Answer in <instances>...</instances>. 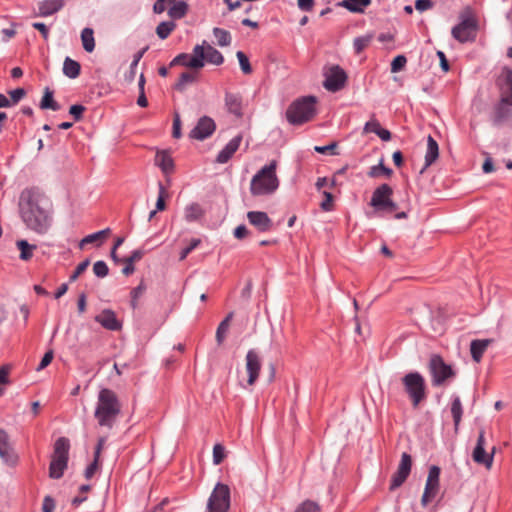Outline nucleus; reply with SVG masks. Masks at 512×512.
<instances>
[{
    "label": "nucleus",
    "mask_w": 512,
    "mask_h": 512,
    "mask_svg": "<svg viewBox=\"0 0 512 512\" xmlns=\"http://www.w3.org/2000/svg\"><path fill=\"white\" fill-rule=\"evenodd\" d=\"M213 35L217 39V43L221 47H226L231 44V34L225 29L215 27L213 29Z\"/></svg>",
    "instance_id": "nucleus-42"
},
{
    "label": "nucleus",
    "mask_w": 512,
    "mask_h": 512,
    "mask_svg": "<svg viewBox=\"0 0 512 512\" xmlns=\"http://www.w3.org/2000/svg\"><path fill=\"white\" fill-rule=\"evenodd\" d=\"M81 41L86 52L91 53L95 49L94 31L90 27H86L81 31Z\"/></svg>",
    "instance_id": "nucleus-32"
},
{
    "label": "nucleus",
    "mask_w": 512,
    "mask_h": 512,
    "mask_svg": "<svg viewBox=\"0 0 512 512\" xmlns=\"http://www.w3.org/2000/svg\"><path fill=\"white\" fill-rule=\"evenodd\" d=\"M429 371L434 386L442 385L447 379L453 378L455 372L452 367L446 364L439 355H433L429 361Z\"/></svg>",
    "instance_id": "nucleus-10"
},
{
    "label": "nucleus",
    "mask_w": 512,
    "mask_h": 512,
    "mask_svg": "<svg viewBox=\"0 0 512 512\" xmlns=\"http://www.w3.org/2000/svg\"><path fill=\"white\" fill-rule=\"evenodd\" d=\"M17 248L20 250V259L28 261L33 256V251L37 248L36 245L29 244L26 240H18L16 242Z\"/></svg>",
    "instance_id": "nucleus-37"
},
{
    "label": "nucleus",
    "mask_w": 512,
    "mask_h": 512,
    "mask_svg": "<svg viewBox=\"0 0 512 512\" xmlns=\"http://www.w3.org/2000/svg\"><path fill=\"white\" fill-rule=\"evenodd\" d=\"M501 99L503 103L512 106V70L503 69L500 78Z\"/></svg>",
    "instance_id": "nucleus-23"
},
{
    "label": "nucleus",
    "mask_w": 512,
    "mask_h": 512,
    "mask_svg": "<svg viewBox=\"0 0 512 512\" xmlns=\"http://www.w3.org/2000/svg\"><path fill=\"white\" fill-rule=\"evenodd\" d=\"M11 96V105L18 103L25 95V90L23 88H17L9 92Z\"/></svg>",
    "instance_id": "nucleus-60"
},
{
    "label": "nucleus",
    "mask_w": 512,
    "mask_h": 512,
    "mask_svg": "<svg viewBox=\"0 0 512 512\" xmlns=\"http://www.w3.org/2000/svg\"><path fill=\"white\" fill-rule=\"evenodd\" d=\"M176 23L174 21H163L156 27L157 36L164 40L175 30Z\"/></svg>",
    "instance_id": "nucleus-40"
},
{
    "label": "nucleus",
    "mask_w": 512,
    "mask_h": 512,
    "mask_svg": "<svg viewBox=\"0 0 512 512\" xmlns=\"http://www.w3.org/2000/svg\"><path fill=\"white\" fill-rule=\"evenodd\" d=\"M70 443L65 437H60L55 441L54 451L49 466V476L53 479H59L63 476L68 464Z\"/></svg>",
    "instance_id": "nucleus-7"
},
{
    "label": "nucleus",
    "mask_w": 512,
    "mask_h": 512,
    "mask_svg": "<svg viewBox=\"0 0 512 512\" xmlns=\"http://www.w3.org/2000/svg\"><path fill=\"white\" fill-rule=\"evenodd\" d=\"M121 412V404L116 393L102 388L97 396L94 417L100 427L112 429Z\"/></svg>",
    "instance_id": "nucleus-2"
},
{
    "label": "nucleus",
    "mask_w": 512,
    "mask_h": 512,
    "mask_svg": "<svg viewBox=\"0 0 512 512\" xmlns=\"http://www.w3.org/2000/svg\"><path fill=\"white\" fill-rule=\"evenodd\" d=\"M93 272H94L95 276H97L99 278H104L108 275L109 268L104 261L100 260V261H97L94 263Z\"/></svg>",
    "instance_id": "nucleus-49"
},
{
    "label": "nucleus",
    "mask_w": 512,
    "mask_h": 512,
    "mask_svg": "<svg viewBox=\"0 0 512 512\" xmlns=\"http://www.w3.org/2000/svg\"><path fill=\"white\" fill-rule=\"evenodd\" d=\"M202 209L199 204L192 203L185 208L184 217L186 221L192 222L198 220L202 216Z\"/></svg>",
    "instance_id": "nucleus-41"
},
{
    "label": "nucleus",
    "mask_w": 512,
    "mask_h": 512,
    "mask_svg": "<svg viewBox=\"0 0 512 512\" xmlns=\"http://www.w3.org/2000/svg\"><path fill=\"white\" fill-rule=\"evenodd\" d=\"M53 360V351L50 350V351H47L43 358L41 359L38 367H37V370L40 371L44 368H46Z\"/></svg>",
    "instance_id": "nucleus-61"
},
{
    "label": "nucleus",
    "mask_w": 512,
    "mask_h": 512,
    "mask_svg": "<svg viewBox=\"0 0 512 512\" xmlns=\"http://www.w3.org/2000/svg\"><path fill=\"white\" fill-rule=\"evenodd\" d=\"M148 50V47H144L143 49L139 50L137 53L134 54L133 56V61L132 63L130 64V69L129 71L125 74V79L128 81V82H133L134 79H135V76H136V69H137V66L140 62V60L142 59V57L144 56V54L146 53V51Z\"/></svg>",
    "instance_id": "nucleus-35"
},
{
    "label": "nucleus",
    "mask_w": 512,
    "mask_h": 512,
    "mask_svg": "<svg viewBox=\"0 0 512 512\" xmlns=\"http://www.w3.org/2000/svg\"><path fill=\"white\" fill-rule=\"evenodd\" d=\"M440 472V468L436 465L431 466L429 469L424 493L421 498L423 507H426L438 493Z\"/></svg>",
    "instance_id": "nucleus-12"
},
{
    "label": "nucleus",
    "mask_w": 512,
    "mask_h": 512,
    "mask_svg": "<svg viewBox=\"0 0 512 512\" xmlns=\"http://www.w3.org/2000/svg\"><path fill=\"white\" fill-rule=\"evenodd\" d=\"M63 6L64 0H44L39 5V14L47 17L61 10Z\"/></svg>",
    "instance_id": "nucleus-26"
},
{
    "label": "nucleus",
    "mask_w": 512,
    "mask_h": 512,
    "mask_svg": "<svg viewBox=\"0 0 512 512\" xmlns=\"http://www.w3.org/2000/svg\"><path fill=\"white\" fill-rule=\"evenodd\" d=\"M392 173H393L392 169L386 167L383 163V159H381L377 165H373L370 167L367 174L371 178H378L382 175L389 178V177H391Z\"/></svg>",
    "instance_id": "nucleus-38"
},
{
    "label": "nucleus",
    "mask_w": 512,
    "mask_h": 512,
    "mask_svg": "<svg viewBox=\"0 0 512 512\" xmlns=\"http://www.w3.org/2000/svg\"><path fill=\"white\" fill-rule=\"evenodd\" d=\"M109 233H110V229L106 228L104 230H101V231H98V232H95V233L87 235L86 237H84L81 240L80 248H82L85 244H90V243L96 242L97 240H99V239L105 237L106 235H108Z\"/></svg>",
    "instance_id": "nucleus-43"
},
{
    "label": "nucleus",
    "mask_w": 512,
    "mask_h": 512,
    "mask_svg": "<svg viewBox=\"0 0 512 512\" xmlns=\"http://www.w3.org/2000/svg\"><path fill=\"white\" fill-rule=\"evenodd\" d=\"M98 462L99 458L94 457L93 462L85 469L84 475L86 479H90L94 476L96 470L98 469Z\"/></svg>",
    "instance_id": "nucleus-63"
},
{
    "label": "nucleus",
    "mask_w": 512,
    "mask_h": 512,
    "mask_svg": "<svg viewBox=\"0 0 512 512\" xmlns=\"http://www.w3.org/2000/svg\"><path fill=\"white\" fill-rule=\"evenodd\" d=\"M324 200L321 202L320 207L324 211H331L333 208V196L328 191H323Z\"/></svg>",
    "instance_id": "nucleus-58"
},
{
    "label": "nucleus",
    "mask_w": 512,
    "mask_h": 512,
    "mask_svg": "<svg viewBox=\"0 0 512 512\" xmlns=\"http://www.w3.org/2000/svg\"><path fill=\"white\" fill-rule=\"evenodd\" d=\"M451 414L453 417L455 428L457 429L463 414L462 403L459 396H453L452 398Z\"/></svg>",
    "instance_id": "nucleus-39"
},
{
    "label": "nucleus",
    "mask_w": 512,
    "mask_h": 512,
    "mask_svg": "<svg viewBox=\"0 0 512 512\" xmlns=\"http://www.w3.org/2000/svg\"><path fill=\"white\" fill-rule=\"evenodd\" d=\"M172 134H173V137L174 138H180L182 133H181V120H180V116L178 113L175 114L174 116V119H173V131H172Z\"/></svg>",
    "instance_id": "nucleus-59"
},
{
    "label": "nucleus",
    "mask_w": 512,
    "mask_h": 512,
    "mask_svg": "<svg viewBox=\"0 0 512 512\" xmlns=\"http://www.w3.org/2000/svg\"><path fill=\"white\" fill-rule=\"evenodd\" d=\"M201 243V240L200 239H192L190 244L185 247L184 249H182V251L180 252V260H184L186 259V257L195 249L199 246V244Z\"/></svg>",
    "instance_id": "nucleus-55"
},
{
    "label": "nucleus",
    "mask_w": 512,
    "mask_h": 512,
    "mask_svg": "<svg viewBox=\"0 0 512 512\" xmlns=\"http://www.w3.org/2000/svg\"><path fill=\"white\" fill-rule=\"evenodd\" d=\"M188 11V4L183 1H176L173 5L168 9V15L172 19H181L183 18Z\"/></svg>",
    "instance_id": "nucleus-34"
},
{
    "label": "nucleus",
    "mask_w": 512,
    "mask_h": 512,
    "mask_svg": "<svg viewBox=\"0 0 512 512\" xmlns=\"http://www.w3.org/2000/svg\"><path fill=\"white\" fill-rule=\"evenodd\" d=\"M230 503V488L226 484L217 483L208 498L205 512H228Z\"/></svg>",
    "instance_id": "nucleus-9"
},
{
    "label": "nucleus",
    "mask_w": 512,
    "mask_h": 512,
    "mask_svg": "<svg viewBox=\"0 0 512 512\" xmlns=\"http://www.w3.org/2000/svg\"><path fill=\"white\" fill-rule=\"evenodd\" d=\"M262 362L258 352L254 349H250L246 354V371L248 374L247 383L252 386L257 381Z\"/></svg>",
    "instance_id": "nucleus-17"
},
{
    "label": "nucleus",
    "mask_w": 512,
    "mask_h": 512,
    "mask_svg": "<svg viewBox=\"0 0 512 512\" xmlns=\"http://www.w3.org/2000/svg\"><path fill=\"white\" fill-rule=\"evenodd\" d=\"M146 290V285L144 284V281H141L139 285L132 289L131 291V307L133 309L137 308V301L138 299L143 295V293Z\"/></svg>",
    "instance_id": "nucleus-46"
},
{
    "label": "nucleus",
    "mask_w": 512,
    "mask_h": 512,
    "mask_svg": "<svg viewBox=\"0 0 512 512\" xmlns=\"http://www.w3.org/2000/svg\"><path fill=\"white\" fill-rule=\"evenodd\" d=\"M506 105L508 104L503 103L501 100L500 103L495 107L493 114V123L495 125H500L510 117L511 110Z\"/></svg>",
    "instance_id": "nucleus-30"
},
{
    "label": "nucleus",
    "mask_w": 512,
    "mask_h": 512,
    "mask_svg": "<svg viewBox=\"0 0 512 512\" xmlns=\"http://www.w3.org/2000/svg\"><path fill=\"white\" fill-rule=\"evenodd\" d=\"M86 108L83 105L75 104L69 109V114L74 118L75 121H79L83 117V113Z\"/></svg>",
    "instance_id": "nucleus-54"
},
{
    "label": "nucleus",
    "mask_w": 512,
    "mask_h": 512,
    "mask_svg": "<svg viewBox=\"0 0 512 512\" xmlns=\"http://www.w3.org/2000/svg\"><path fill=\"white\" fill-rule=\"evenodd\" d=\"M53 91L48 87L45 88L44 95L40 102L41 109H51L53 111H58L60 109V105L54 100Z\"/></svg>",
    "instance_id": "nucleus-36"
},
{
    "label": "nucleus",
    "mask_w": 512,
    "mask_h": 512,
    "mask_svg": "<svg viewBox=\"0 0 512 512\" xmlns=\"http://www.w3.org/2000/svg\"><path fill=\"white\" fill-rule=\"evenodd\" d=\"M411 467V456L406 452L402 453L397 471L392 476L390 489L398 488L406 481L411 472Z\"/></svg>",
    "instance_id": "nucleus-15"
},
{
    "label": "nucleus",
    "mask_w": 512,
    "mask_h": 512,
    "mask_svg": "<svg viewBox=\"0 0 512 512\" xmlns=\"http://www.w3.org/2000/svg\"><path fill=\"white\" fill-rule=\"evenodd\" d=\"M19 212L27 228L37 234L48 232L53 221L50 200L35 188L25 189L19 198Z\"/></svg>",
    "instance_id": "nucleus-1"
},
{
    "label": "nucleus",
    "mask_w": 512,
    "mask_h": 512,
    "mask_svg": "<svg viewBox=\"0 0 512 512\" xmlns=\"http://www.w3.org/2000/svg\"><path fill=\"white\" fill-rule=\"evenodd\" d=\"M319 510L320 506L318 503L311 500H305L296 507L294 512H319Z\"/></svg>",
    "instance_id": "nucleus-47"
},
{
    "label": "nucleus",
    "mask_w": 512,
    "mask_h": 512,
    "mask_svg": "<svg viewBox=\"0 0 512 512\" xmlns=\"http://www.w3.org/2000/svg\"><path fill=\"white\" fill-rule=\"evenodd\" d=\"M143 256L144 251L142 249H136L132 251L130 256L123 259L122 261L125 263V266L122 269V273L126 276L131 275L135 271L134 263L141 260Z\"/></svg>",
    "instance_id": "nucleus-27"
},
{
    "label": "nucleus",
    "mask_w": 512,
    "mask_h": 512,
    "mask_svg": "<svg viewBox=\"0 0 512 512\" xmlns=\"http://www.w3.org/2000/svg\"><path fill=\"white\" fill-rule=\"evenodd\" d=\"M55 509V501L51 496H45L42 504V512H53Z\"/></svg>",
    "instance_id": "nucleus-64"
},
{
    "label": "nucleus",
    "mask_w": 512,
    "mask_h": 512,
    "mask_svg": "<svg viewBox=\"0 0 512 512\" xmlns=\"http://www.w3.org/2000/svg\"><path fill=\"white\" fill-rule=\"evenodd\" d=\"M94 320L109 331H119L122 328V322L111 309L102 310L94 317Z\"/></svg>",
    "instance_id": "nucleus-18"
},
{
    "label": "nucleus",
    "mask_w": 512,
    "mask_h": 512,
    "mask_svg": "<svg viewBox=\"0 0 512 512\" xmlns=\"http://www.w3.org/2000/svg\"><path fill=\"white\" fill-rule=\"evenodd\" d=\"M155 164L165 175H169L174 170V161L167 151H158L155 155Z\"/></svg>",
    "instance_id": "nucleus-25"
},
{
    "label": "nucleus",
    "mask_w": 512,
    "mask_h": 512,
    "mask_svg": "<svg viewBox=\"0 0 512 512\" xmlns=\"http://www.w3.org/2000/svg\"><path fill=\"white\" fill-rule=\"evenodd\" d=\"M337 147L335 142L325 146H315L314 150L320 154H335L334 150Z\"/></svg>",
    "instance_id": "nucleus-62"
},
{
    "label": "nucleus",
    "mask_w": 512,
    "mask_h": 512,
    "mask_svg": "<svg viewBox=\"0 0 512 512\" xmlns=\"http://www.w3.org/2000/svg\"><path fill=\"white\" fill-rule=\"evenodd\" d=\"M276 161L261 168L251 179L250 192L253 196L273 194L279 187L276 175Z\"/></svg>",
    "instance_id": "nucleus-4"
},
{
    "label": "nucleus",
    "mask_w": 512,
    "mask_h": 512,
    "mask_svg": "<svg viewBox=\"0 0 512 512\" xmlns=\"http://www.w3.org/2000/svg\"><path fill=\"white\" fill-rule=\"evenodd\" d=\"M247 219L260 232H267L273 226V222L268 214L262 211H249Z\"/></svg>",
    "instance_id": "nucleus-20"
},
{
    "label": "nucleus",
    "mask_w": 512,
    "mask_h": 512,
    "mask_svg": "<svg viewBox=\"0 0 512 512\" xmlns=\"http://www.w3.org/2000/svg\"><path fill=\"white\" fill-rule=\"evenodd\" d=\"M324 75L323 85L328 91L337 92L345 86L347 74L340 66L334 65L330 67Z\"/></svg>",
    "instance_id": "nucleus-13"
},
{
    "label": "nucleus",
    "mask_w": 512,
    "mask_h": 512,
    "mask_svg": "<svg viewBox=\"0 0 512 512\" xmlns=\"http://www.w3.org/2000/svg\"><path fill=\"white\" fill-rule=\"evenodd\" d=\"M372 40L371 35H365L360 36L354 39L353 41V47L356 53H361L368 45L370 44Z\"/></svg>",
    "instance_id": "nucleus-45"
},
{
    "label": "nucleus",
    "mask_w": 512,
    "mask_h": 512,
    "mask_svg": "<svg viewBox=\"0 0 512 512\" xmlns=\"http://www.w3.org/2000/svg\"><path fill=\"white\" fill-rule=\"evenodd\" d=\"M202 45H204V61L206 60L214 65H221L224 62V57L220 51L211 45L206 44L205 41Z\"/></svg>",
    "instance_id": "nucleus-28"
},
{
    "label": "nucleus",
    "mask_w": 512,
    "mask_h": 512,
    "mask_svg": "<svg viewBox=\"0 0 512 512\" xmlns=\"http://www.w3.org/2000/svg\"><path fill=\"white\" fill-rule=\"evenodd\" d=\"M392 195V187L386 183L381 184L373 191L370 206H372L376 212L384 214L394 213L395 219H406L410 210V203L408 201L396 203L393 201Z\"/></svg>",
    "instance_id": "nucleus-3"
},
{
    "label": "nucleus",
    "mask_w": 512,
    "mask_h": 512,
    "mask_svg": "<svg viewBox=\"0 0 512 512\" xmlns=\"http://www.w3.org/2000/svg\"><path fill=\"white\" fill-rule=\"evenodd\" d=\"M242 142V135L239 134L232 138L226 146L218 153L216 157V162L219 164L227 163L235 154V152L239 149L240 144Z\"/></svg>",
    "instance_id": "nucleus-22"
},
{
    "label": "nucleus",
    "mask_w": 512,
    "mask_h": 512,
    "mask_svg": "<svg viewBox=\"0 0 512 512\" xmlns=\"http://www.w3.org/2000/svg\"><path fill=\"white\" fill-rule=\"evenodd\" d=\"M197 78L196 73L184 72L180 75L179 80L176 84L178 90H183L188 84L193 83Z\"/></svg>",
    "instance_id": "nucleus-44"
},
{
    "label": "nucleus",
    "mask_w": 512,
    "mask_h": 512,
    "mask_svg": "<svg viewBox=\"0 0 512 512\" xmlns=\"http://www.w3.org/2000/svg\"><path fill=\"white\" fill-rule=\"evenodd\" d=\"M179 64L188 68L200 69L204 67V45H196L192 55L181 53L171 62V65Z\"/></svg>",
    "instance_id": "nucleus-11"
},
{
    "label": "nucleus",
    "mask_w": 512,
    "mask_h": 512,
    "mask_svg": "<svg viewBox=\"0 0 512 512\" xmlns=\"http://www.w3.org/2000/svg\"><path fill=\"white\" fill-rule=\"evenodd\" d=\"M381 128L379 121L376 118H372L370 121L366 122L363 128L364 133H375Z\"/></svg>",
    "instance_id": "nucleus-57"
},
{
    "label": "nucleus",
    "mask_w": 512,
    "mask_h": 512,
    "mask_svg": "<svg viewBox=\"0 0 512 512\" xmlns=\"http://www.w3.org/2000/svg\"><path fill=\"white\" fill-rule=\"evenodd\" d=\"M0 457L8 464H15L17 460L10 444L9 435L4 429H0Z\"/></svg>",
    "instance_id": "nucleus-21"
},
{
    "label": "nucleus",
    "mask_w": 512,
    "mask_h": 512,
    "mask_svg": "<svg viewBox=\"0 0 512 512\" xmlns=\"http://www.w3.org/2000/svg\"><path fill=\"white\" fill-rule=\"evenodd\" d=\"M224 103L229 114L237 119L243 117V98L240 93L225 92Z\"/></svg>",
    "instance_id": "nucleus-19"
},
{
    "label": "nucleus",
    "mask_w": 512,
    "mask_h": 512,
    "mask_svg": "<svg viewBox=\"0 0 512 512\" xmlns=\"http://www.w3.org/2000/svg\"><path fill=\"white\" fill-rule=\"evenodd\" d=\"M459 19V23L451 30L452 37L462 44L474 42L478 32L477 19L470 12L461 13Z\"/></svg>",
    "instance_id": "nucleus-8"
},
{
    "label": "nucleus",
    "mask_w": 512,
    "mask_h": 512,
    "mask_svg": "<svg viewBox=\"0 0 512 512\" xmlns=\"http://www.w3.org/2000/svg\"><path fill=\"white\" fill-rule=\"evenodd\" d=\"M216 129L214 120L208 116L201 117L196 126L190 131V138L196 140H205L210 137Z\"/></svg>",
    "instance_id": "nucleus-16"
},
{
    "label": "nucleus",
    "mask_w": 512,
    "mask_h": 512,
    "mask_svg": "<svg viewBox=\"0 0 512 512\" xmlns=\"http://www.w3.org/2000/svg\"><path fill=\"white\" fill-rule=\"evenodd\" d=\"M407 63V59L404 55L396 56L391 62V71L393 73L401 71Z\"/></svg>",
    "instance_id": "nucleus-52"
},
{
    "label": "nucleus",
    "mask_w": 512,
    "mask_h": 512,
    "mask_svg": "<svg viewBox=\"0 0 512 512\" xmlns=\"http://www.w3.org/2000/svg\"><path fill=\"white\" fill-rule=\"evenodd\" d=\"M371 4V0H343L341 5L354 13H362Z\"/></svg>",
    "instance_id": "nucleus-33"
},
{
    "label": "nucleus",
    "mask_w": 512,
    "mask_h": 512,
    "mask_svg": "<svg viewBox=\"0 0 512 512\" xmlns=\"http://www.w3.org/2000/svg\"><path fill=\"white\" fill-rule=\"evenodd\" d=\"M80 64L71 59L70 57H66L63 63V73L65 76L71 79H75L80 74Z\"/></svg>",
    "instance_id": "nucleus-31"
},
{
    "label": "nucleus",
    "mask_w": 512,
    "mask_h": 512,
    "mask_svg": "<svg viewBox=\"0 0 512 512\" xmlns=\"http://www.w3.org/2000/svg\"><path fill=\"white\" fill-rule=\"evenodd\" d=\"M411 404L417 408L427 398V386L423 375L417 371L405 374L401 379Z\"/></svg>",
    "instance_id": "nucleus-6"
},
{
    "label": "nucleus",
    "mask_w": 512,
    "mask_h": 512,
    "mask_svg": "<svg viewBox=\"0 0 512 512\" xmlns=\"http://www.w3.org/2000/svg\"><path fill=\"white\" fill-rule=\"evenodd\" d=\"M225 458V448L221 444H215L213 447V463L219 465Z\"/></svg>",
    "instance_id": "nucleus-51"
},
{
    "label": "nucleus",
    "mask_w": 512,
    "mask_h": 512,
    "mask_svg": "<svg viewBox=\"0 0 512 512\" xmlns=\"http://www.w3.org/2000/svg\"><path fill=\"white\" fill-rule=\"evenodd\" d=\"M229 325L226 322H220L216 330V342L218 345H222L226 339L227 333L229 331Z\"/></svg>",
    "instance_id": "nucleus-48"
},
{
    "label": "nucleus",
    "mask_w": 512,
    "mask_h": 512,
    "mask_svg": "<svg viewBox=\"0 0 512 512\" xmlns=\"http://www.w3.org/2000/svg\"><path fill=\"white\" fill-rule=\"evenodd\" d=\"M439 156V146L436 140L429 135L427 138V149L425 153V164L421 169V173H423L428 167H430Z\"/></svg>",
    "instance_id": "nucleus-24"
},
{
    "label": "nucleus",
    "mask_w": 512,
    "mask_h": 512,
    "mask_svg": "<svg viewBox=\"0 0 512 512\" xmlns=\"http://www.w3.org/2000/svg\"><path fill=\"white\" fill-rule=\"evenodd\" d=\"M485 445V433L484 430H481L479 432L476 446L472 453V459L477 464L484 465L486 468L490 469L493 464L495 448L493 447L491 453H487L485 450Z\"/></svg>",
    "instance_id": "nucleus-14"
},
{
    "label": "nucleus",
    "mask_w": 512,
    "mask_h": 512,
    "mask_svg": "<svg viewBox=\"0 0 512 512\" xmlns=\"http://www.w3.org/2000/svg\"><path fill=\"white\" fill-rule=\"evenodd\" d=\"M89 264V259H85L79 263L73 274L70 276V281H75L88 268Z\"/></svg>",
    "instance_id": "nucleus-56"
},
{
    "label": "nucleus",
    "mask_w": 512,
    "mask_h": 512,
    "mask_svg": "<svg viewBox=\"0 0 512 512\" xmlns=\"http://www.w3.org/2000/svg\"><path fill=\"white\" fill-rule=\"evenodd\" d=\"M165 195H166V189L162 185V183H159V195L156 201V211H162L165 209Z\"/></svg>",
    "instance_id": "nucleus-53"
},
{
    "label": "nucleus",
    "mask_w": 512,
    "mask_h": 512,
    "mask_svg": "<svg viewBox=\"0 0 512 512\" xmlns=\"http://www.w3.org/2000/svg\"><path fill=\"white\" fill-rule=\"evenodd\" d=\"M490 344V340L483 339V340H473L470 344V352L472 359L475 362H480L485 350L487 349L488 345Z\"/></svg>",
    "instance_id": "nucleus-29"
},
{
    "label": "nucleus",
    "mask_w": 512,
    "mask_h": 512,
    "mask_svg": "<svg viewBox=\"0 0 512 512\" xmlns=\"http://www.w3.org/2000/svg\"><path fill=\"white\" fill-rule=\"evenodd\" d=\"M236 56L238 58V61H239V64H240V67H241V70L243 71V73L250 74L252 72V68H251L249 59L245 55V53L242 51H238Z\"/></svg>",
    "instance_id": "nucleus-50"
},
{
    "label": "nucleus",
    "mask_w": 512,
    "mask_h": 512,
    "mask_svg": "<svg viewBox=\"0 0 512 512\" xmlns=\"http://www.w3.org/2000/svg\"><path fill=\"white\" fill-rule=\"evenodd\" d=\"M316 98L314 96L301 97L288 107L286 117L293 125L303 124L313 118L316 112Z\"/></svg>",
    "instance_id": "nucleus-5"
}]
</instances>
